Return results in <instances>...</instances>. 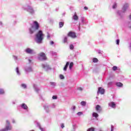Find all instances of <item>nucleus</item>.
Instances as JSON below:
<instances>
[{
    "label": "nucleus",
    "instance_id": "obj_1",
    "mask_svg": "<svg viewBox=\"0 0 131 131\" xmlns=\"http://www.w3.org/2000/svg\"><path fill=\"white\" fill-rule=\"evenodd\" d=\"M33 26H32L29 29V31L30 34H32L35 32L36 30H38L39 29V24L37 21H33Z\"/></svg>",
    "mask_w": 131,
    "mask_h": 131
},
{
    "label": "nucleus",
    "instance_id": "obj_47",
    "mask_svg": "<svg viewBox=\"0 0 131 131\" xmlns=\"http://www.w3.org/2000/svg\"><path fill=\"white\" fill-rule=\"evenodd\" d=\"M29 61L30 63V62H31V60H30V59H29Z\"/></svg>",
    "mask_w": 131,
    "mask_h": 131
},
{
    "label": "nucleus",
    "instance_id": "obj_23",
    "mask_svg": "<svg viewBox=\"0 0 131 131\" xmlns=\"http://www.w3.org/2000/svg\"><path fill=\"white\" fill-rule=\"evenodd\" d=\"M16 71L17 74H20V72H19V68L17 67L16 68Z\"/></svg>",
    "mask_w": 131,
    "mask_h": 131
},
{
    "label": "nucleus",
    "instance_id": "obj_4",
    "mask_svg": "<svg viewBox=\"0 0 131 131\" xmlns=\"http://www.w3.org/2000/svg\"><path fill=\"white\" fill-rule=\"evenodd\" d=\"M68 36L72 37V38H76L77 36H76V33H75V32L70 31L68 34Z\"/></svg>",
    "mask_w": 131,
    "mask_h": 131
},
{
    "label": "nucleus",
    "instance_id": "obj_42",
    "mask_svg": "<svg viewBox=\"0 0 131 131\" xmlns=\"http://www.w3.org/2000/svg\"><path fill=\"white\" fill-rule=\"evenodd\" d=\"M88 7H84V10H88Z\"/></svg>",
    "mask_w": 131,
    "mask_h": 131
},
{
    "label": "nucleus",
    "instance_id": "obj_27",
    "mask_svg": "<svg viewBox=\"0 0 131 131\" xmlns=\"http://www.w3.org/2000/svg\"><path fill=\"white\" fill-rule=\"evenodd\" d=\"M52 99L53 100H57V99H58V97H57L56 96H53Z\"/></svg>",
    "mask_w": 131,
    "mask_h": 131
},
{
    "label": "nucleus",
    "instance_id": "obj_45",
    "mask_svg": "<svg viewBox=\"0 0 131 131\" xmlns=\"http://www.w3.org/2000/svg\"><path fill=\"white\" fill-rule=\"evenodd\" d=\"M42 68H46V66H45L44 64H42Z\"/></svg>",
    "mask_w": 131,
    "mask_h": 131
},
{
    "label": "nucleus",
    "instance_id": "obj_14",
    "mask_svg": "<svg viewBox=\"0 0 131 131\" xmlns=\"http://www.w3.org/2000/svg\"><path fill=\"white\" fill-rule=\"evenodd\" d=\"M116 85H117V86L121 88V86H123V84H122V83H121V82H117L116 83Z\"/></svg>",
    "mask_w": 131,
    "mask_h": 131
},
{
    "label": "nucleus",
    "instance_id": "obj_25",
    "mask_svg": "<svg viewBox=\"0 0 131 131\" xmlns=\"http://www.w3.org/2000/svg\"><path fill=\"white\" fill-rule=\"evenodd\" d=\"M87 131H95V129H94V128L92 127L88 129Z\"/></svg>",
    "mask_w": 131,
    "mask_h": 131
},
{
    "label": "nucleus",
    "instance_id": "obj_6",
    "mask_svg": "<svg viewBox=\"0 0 131 131\" xmlns=\"http://www.w3.org/2000/svg\"><path fill=\"white\" fill-rule=\"evenodd\" d=\"M12 129V126L11 125H7L4 129L0 130V131H8Z\"/></svg>",
    "mask_w": 131,
    "mask_h": 131
},
{
    "label": "nucleus",
    "instance_id": "obj_2",
    "mask_svg": "<svg viewBox=\"0 0 131 131\" xmlns=\"http://www.w3.org/2000/svg\"><path fill=\"white\" fill-rule=\"evenodd\" d=\"M36 37L37 39V42L38 43H41V41L43 39V33H42V31L39 30L36 34Z\"/></svg>",
    "mask_w": 131,
    "mask_h": 131
},
{
    "label": "nucleus",
    "instance_id": "obj_34",
    "mask_svg": "<svg viewBox=\"0 0 131 131\" xmlns=\"http://www.w3.org/2000/svg\"><path fill=\"white\" fill-rule=\"evenodd\" d=\"M50 84H51V85H55V84H56V83L54 82H50Z\"/></svg>",
    "mask_w": 131,
    "mask_h": 131
},
{
    "label": "nucleus",
    "instance_id": "obj_11",
    "mask_svg": "<svg viewBox=\"0 0 131 131\" xmlns=\"http://www.w3.org/2000/svg\"><path fill=\"white\" fill-rule=\"evenodd\" d=\"M73 19L75 21H77V20H78V16H77V14H76V12H75L73 15Z\"/></svg>",
    "mask_w": 131,
    "mask_h": 131
},
{
    "label": "nucleus",
    "instance_id": "obj_7",
    "mask_svg": "<svg viewBox=\"0 0 131 131\" xmlns=\"http://www.w3.org/2000/svg\"><path fill=\"white\" fill-rule=\"evenodd\" d=\"M95 109L98 113L102 112V107H101L99 104L96 106Z\"/></svg>",
    "mask_w": 131,
    "mask_h": 131
},
{
    "label": "nucleus",
    "instance_id": "obj_3",
    "mask_svg": "<svg viewBox=\"0 0 131 131\" xmlns=\"http://www.w3.org/2000/svg\"><path fill=\"white\" fill-rule=\"evenodd\" d=\"M38 59L41 61L47 60V58L46 56V54L43 52H40L38 54Z\"/></svg>",
    "mask_w": 131,
    "mask_h": 131
},
{
    "label": "nucleus",
    "instance_id": "obj_18",
    "mask_svg": "<svg viewBox=\"0 0 131 131\" xmlns=\"http://www.w3.org/2000/svg\"><path fill=\"white\" fill-rule=\"evenodd\" d=\"M59 27L60 28H62V27H63V26H64V23L63 22H59Z\"/></svg>",
    "mask_w": 131,
    "mask_h": 131
},
{
    "label": "nucleus",
    "instance_id": "obj_31",
    "mask_svg": "<svg viewBox=\"0 0 131 131\" xmlns=\"http://www.w3.org/2000/svg\"><path fill=\"white\" fill-rule=\"evenodd\" d=\"M47 38H51V35L49 33H47Z\"/></svg>",
    "mask_w": 131,
    "mask_h": 131
},
{
    "label": "nucleus",
    "instance_id": "obj_9",
    "mask_svg": "<svg viewBox=\"0 0 131 131\" xmlns=\"http://www.w3.org/2000/svg\"><path fill=\"white\" fill-rule=\"evenodd\" d=\"M109 107H111L112 108H116V104L114 102H111L108 103Z\"/></svg>",
    "mask_w": 131,
    "mask_h": 131
},
{
    "label": "nucleus",
    "instance_id": "obj_19",
    "mask_svg": "<svg viewBox=\"0 0 131 131\" xmlns=\"http://www.w3.org/2000/svg\"><path fill=\"white\" fill-rule=\"evenodd\" d=\"M27 72H31L32 71V69L31 68H29L26 70Z\"/></svg>",
    "mask_w": 131,
    "mask_h": 131
},
{
    "label": "nucleus",
    "instance_id": "obj_35",
    "mask_svg": "<svg viewBox=\"0 0 131 131\" xmlns=\"http://www.w3.org/2000/svg\"><path fill=\"white\" fill-rule=\"evenodd\" d=\"M61 127L62 128H64V127H65V126L64 125V123L61 124Z\"/></svg>",
    "mask_w": 131,
    "mask_h": 131
},
{
    "label": "nucleus",
    "instance_id": "obj_12",
    "mask_svg": "<svg viewBox=\"0 0 131 131\" xmlns=\"http://www.w3.org/2000/svg\"><path fill=\"white\" fill-rule=\"evenodd\" d=\"M68 66H69V61H68L66 63V64L63 68L64 71H66V70H67V68H68Z\"/></svg>",
    "mask_w": 131,
    "mask_h": 131
},
{
    "label": "nucleus",
    "instance_id": "obj_46",
    "mask_svg": "<svg viewBox=\"0 0 131 131\" xmlns=\"http://www.w3.org/2000/svg\"><path fill=\"white\" fill-rule=\"evenodd\" d=\"M13 123H15V120H12Z\"/></svg>",
    "mask_w": 131,
    "mask_h": 131
},
{
    "label": "nucleus",
    "instance_id": "obj_13",
    "mask_svg": "<svg viewBox=\"0 0 131 131\" xmlns=\"http://www.w3.org/2000/svg\"><path fill=\"white\" fill-rule=\"evenodd\" d=\"M92 116L93 117H95V118H98V117H99V114H98V113H97L94 112L92 114Z\"/></svg>",
    "mask_w": 131,
    "mask_h": 131
},
{
    "label": "nucleus",
    "instance_id": "obj_10",
    "mask_svg": "<svg viewBox=\"0 0 131 131\" xmlns=\"http://www.w3.org/2000/svg\"><path fill=\"white\" fill-rule=\"evenodd\" d=\"M21 107L23 109H25V110H27V109H28V106H27V105L25 103H23Z\"/></svg>",
    "mask_w": 131,
    "mask_h": 131
},
{
    "label": "nucleus",
    "instance_id": "obj_41",
    "mask_svg": "<svg viewBox=\"0 0 131 131\" xmlns=\"http://www.w3.org/2000/svg\"><path fill=\"white\" fill-rule=\"evenodd\" d=\"M40 130H41V131H45V130H43V128H41V127H40Z\"/></svg>",
    "mask_w": 131,
    "mask_h": 131
},
{
    "label": "nucleus",
    "instance_id": "obj_39",
    "mask_svg": "<svg viewBox=\"0 0 131 131\" xmlns=\"http://www.w3.org/2000/svg\"><path fill=\"white\" fill-rule=\"evenodd\" d=\"M75 108H76L75 106H73L72 107V109L73 110H75Z\"/></svg>",
    "mask_w": 131,
    "mask_h": 131
},
{
    "label": "nucleus",
    "instance_id": "obj_40",
    "mask_svg": "<svg viewBox=\"0 0 131 131\" xmlns=\"http://www.w3.org/2000/svg\"><path fill=\"white\" fill-rule=\"evenodd\" d=\"M54 42L53 41H50V45H54Z\"/></svg>",
    "mask_w": 131,
    "mask_h": 131
},
{
    "label": "nucleus",
    "instance_id": "obj_22",
    "mask_svg": "<svg viewBox=\"0 0 131 131\" xmlns=\"http://www.w3.org/2000/svg\"><path fill=\"white\" fill-rule=\"evenodd\" d=\"M113 71H116L117 70V67L116 66H114L112 68Z\"/></svg>",
    "mask_w": 131,
    "mask_h": 131
},
{
    "label": "nucleus",
    "instance_id": "obj_33",
    "mask_svg": "<svg viewBox=\"0 0 131 131\" xmlns=\"http://www.w3.org/2000/svg\"><path fill=\"white\" fill-rule=\"evenodd\" d=\"M116 7H117V5H116V3H114V4L113 6V9H115L116 8Z\"/></svg>",
    "mask_w": 131,
    "mask_h": 131
},
{
    "label": "nucleus",
    "instance_id": "obj_20",
    "mask_svg": "<svg viewBox=\"0 0 131 131\" xmlns=\"http://www.w3.org/2000/svg\"><path fill=\"white\" fill-rule=\"evenodd\" d=\"M81 105H82V106H85V105H86V102L84 101H82L81 102Z\"/></svg>",
    "mask_w": 131,
    "mask_h": 131
},
{
    "label": "nucleus",
    "instance_id": "obj_16",
    "mask_svg": "<svg viewBox=\"0 0 131 131\" xmlns=\"http://www.w3.org/2000/svg\"><path fill=\"white\" fill-rule=\"evenodd\" d=\"M28 12L31 13V14H33L34 13V11H33V9L31 8H29L28 10Z\"/></svg>",
    "mask_w": 131,
    "mask_h": 131
},
{
    "label": "nucleus",
    "instance_id": "obj_48",
    "mask_svg": "<svg viewBox=\"0 0 131 131\" xmlns=\"http://www.w3.org/2000/svg\"><path fill=\"white\" fill-rule=\"evenodd\" d=\"M30 131H34V130H30Z\"/></svg>",
    "mask_w": 131,
    "mask_h": 131
},
{
    "label": "nucleus",
    "instance_id": "obj_17",
    "mask_svg": "<svg viewBox=\"0 0 131 131\" xmlns=\"http://www.w3.org/2000/svg\"><path fill=\"white\" fill-rule=\"evenodd\" d=\"M73 65H74V63H73V62H71L70 63V65H69V68H70V69H72V67H73Z\"/></svg>",
    "mask_w": 131,
    "mask_h": 131
},
{
    "label": "nucleus",
    "instance_id": "obj_15",
    "mask_svg": "<svg viewBox=\"0 0 131 131\" xmlns=\"http://www.w3.org/2000/svg\"><path fill=\"white\" fill-rule=\"evenodd\" d=\"M128 8V4H125L123 8V10L125 11L126 10V8Z\"/></svg>",
    "mask_w": 131,
    "mask_h": 131
},
{
    "label": "nucleus",
    "instance_id": "obj_37",
    "mask_svg": "<svg viewBox=\"0 0 131 131\" xmlns=\"http://www.w3.org/2000/svg\"><path fill=\"white\" fill-rule=\"evenodd\" d=\"M116 41H117V42H116V43H117V45H119V39H117V40H116Z\"/></svg>",
    "mask_w": 131,
    "mask_h": 131
},
{
    "label": "nucleus",
    "instance_id": "obj_36",
    "mask_svg": "<svg viewBox=\"0 0 131 131\" xmlns=\"http://www.w3.org/2000/svg\"><path fill=\"white\" fill-rule=\"evenodd\" d=\"M6 123L8 125H10V121H9V120H6Z\"/></svg>",
    "mask_w": 131,
    "mask_h": 131
},
{
    "label": "nucleus",
    "instance_id": "obj_5",
    "mask_svg": "<svg viewBox=\"0 0 131 131\" xmlns=\"http://www.w3.org/2000/svg\"><path fill=\"white\" fill-rule=\"evenodd\" d=\"M97 93L98 94H101V95H104L105 93V90L102 88H99Z\"/></svg>",
    "mask_w": 131,
    "mask_h": 131
},
{
    "label": "nucleus",
    "instance_id": "obj_29",
    "mask_svg": "<svg viewBox=\"0 0 131 131\" xmlns=\"http://www.w3.org/2000/svg\"><path fill=\"white\" fill-rule=\"evenodd\" d=\"M4 93H5V92L4 91V90L0 89V94H4Z\"/></svg>",
    "mask_w": 131,
    "mask_h": 131
},
{
    "label": "nucleus",
    "instance_id": "obj_43",
    "mask_svg": "<svg viewBox=\"0 0 131 131\" xmlns=\"http://www.w3.org/2000/svg\"><path fill=\"white\" fill-rule=\"evenodd\" d=\"M108 84H109L110 85H111V84H112V82H110L108 83Z\"/></svg>",
    "mask_w": 131,
    "mask_h": 131
},
{
    "label": "nucleus",
    "instance_id": "obj_21",
    "mask_svg": "<svg viewBox=\"0 0 131 131\" xmlns=\"http://www.w3.org/2000/svg\"><path fill=\"white\" fill-rule=\"evenodd\" d=\"M98 61H99V60H98L97 58H94L93 59L94 63H97Z\"/></svg>",
    "mask_w": 131,
    "mask_h": 131
},
{
    "label": "nucleus",
    "instance_id": "obj_30",
    "mask_svg": "<svg viewBox=\"0 0 131 131\" xmlns=\"http://www.w3.org/2000/svg\"><path fill=\"white\" fill-rule=\"evenodd\" d=\"M83 113L81 112H79L77 113V115H78V116H80V115H82Z\"/></svg>",
    "mask_w": 131,
    "mask_h": 131
},
{
    "label": "nucleus",
    "instance_id": "obj_26",
    "mask_svg": "<svg viewBox=\"0 0 131 131\" xmlns=\"http://www.w3.org/2000/svg\"><path fill=\"white\" fill-rule=\"evenodd\" d=\"M70 50H73L74 49V46H73V45H71L70 46Z\"/></svg>",
    "mask_w": 131,
    "mask_h": 131
},
{
    "label": "nucleus",
    "instance_id": "obj_32",
    "mask_svg": "<svg viewBox=\"0 0 131 131\" xmlns=\"http://www.w3.org/2000/svg\"><path fill=\"white\" fill-rule=\"evenodd\" d=\"M60 79H64V76L63 75H60Z\"/></svg>",
    "mask_w": 131,
    "mask_h": 131
},
{
    "label": "nucleus",
    "instance_id": "obj_8",
    "mask_svg": "<svg viewBox=\"0 0 131 131\" xmlns=\"http://www.w3.org/2000/svg\"><path fill=\"white\" fill-rule=\"evenodd\" d=\"M25 52L27 53V54H33L34 53V51L33 50L30 49V48H27L26 49Z\"/></svg>",
    "mask_w": 131,
    "mask_h": 131
},
{
    "label": "nucleus",
    "instance_id": "obj_38",
    "mask_svg": "<svg viewBox=\"0 0 131 131\" xmlns=\"http://www.w3.org/2000/svg\"><path fill=\"white\" fill-rule=\"evenodd\" d=\"M78 90H79V91H82V88L81 87H79Z\"/></svg>",
    "mask_w": 131,
    "mask_h": 131
},
{
    "label": "nucleus",
    "instance_id": "obj_44",
    "mask_svg": "<svg viewBox=\"0 0 131 131\" xmlns=\"http://www.w3.org/2000/svg\"><path fill=\"white\" fill-rule=\"evenodd\" d=\"M111 131H113V126H112L111 127Z\"/></svg>",
    "mask_w": 131,
    "mask_h": 131
},
{
    "label": "nucleus",
    "instance_id": "obj_28",
    "mask_svg": "<svg viewBox=\"0 0 131 131\" xmlns=\"http://www.w3.org/2000/svg\"><path fill=\"white\" fill-rule=\"evenodd\" d=\"M21 86L24 89H26V88H27L26 84H21Z\"/></svg>",
    "mask_w": 131,
    "mask_h": 131
},
{
    "label": "nucleus",
    "instance_id": "obj_24",
    "mask_svg": "<svg viewBox=\"0 0 131 131\" xmlns=\"http://www.w3.org/2000/svg\"><path fill=\"white\" fill-rule=\"evenodd\" d=\"M68 38L67 37H65L63 40V43H65V42H67Z\"/></svg>",
    "mask_w": 131,
    "mask_h": 131
}]
</instances>
